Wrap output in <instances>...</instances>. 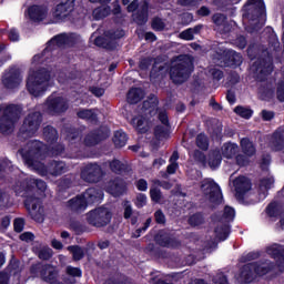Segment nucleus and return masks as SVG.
Segmentation results:
<instances>
[{"mask_svg": "<svg viewBox=\"0 0 284 284\" xmlns=\"http://www.w3.org/2000/svg\"><path fill=\"white\" fill-rule=\"evenodd\" d=\"M74 34H59L48 42L47 48L41 54H36L31 61V68L27 78V90L32 97H43L45 91L52 85L50 72L45 69H38L40 63H50L52 52L64 45L73 43Z\"/></svg>", "mask_w": 284, "mask_h": 284, "instance_id": "f257e3e1", "label": "nucleus"}, {"mask_svg": "<svg viewBox=\"0 0 284 284\" xmlns=\"http://www.w3.org/2000/svg\"><path fill=\"white\" fill-rule=\"evenodd\" d=\"M28 149H22L20 154L22 159L34 172H38L40 176H60V174H64L68 172V165L64 162L53 161L47 168L41 160L44 154L49 156H59L63 152V145L54 144L53 146H49L39 141H32L28 143Z\"/></svg>", "mask_w": 284, "mask_h": 284, "instance_id": "f03ea898", "label": "nucleus"}, {"mask_svg": "<svg viewBox=\"0 0 284 284\" xmlns=\"http://www.w3.org/2000/svg\"><path fill=\"white\" fill-rule=\"evenodd\" d=\"M194 70L190 55H179L171 63L170 77L173 83H185Z\"/></svg>", "mask_w": 284, "mask_h": 284, "instance_id": "7ed1b4c3", "label": "nucleus"}, {"mask_svg": "<svg viewBox=\"0 0 284 284\" xmlns=\"http://www.w3.org/2000/svg\"><path fill=\"white\" fill-rule=\"evenodd\" d=\"M34 187H37V190H39V192H45L48 185L42 180H37V179L30 178L27 181L26 187H23V189L16 187L17 194H21V196L27 197L24 201V205H26L27 210L30 212V214H34V212H37V210H39V207H41V200L39 197H32V196L28 195V192H32V190H34Z\"/></svg>", "mask_w": 284, "mask_h": 284, "instance_id": "20e7f679", "label": "nucleus"}, {"mask_svg": "<svg viewBox=\"0 0 284 284\" xmlns=\"http://www.w3.org/2000/svg\"><path fill=\"white\" fill-rule=\"evenodd\" d=\"M271 270L272 264L270 262L248 263L243 266L237 280L240 283H252L256 276H264Z\"/></svg>", "mask_w": 284, "mask_h": 284, "instance_id": "39448f33", "label": "nucleus"}, {"mask_svg": "<svg viewBox=\"0 0 284 284\" xmlns=\"http://www.w3.org/2000/svg\"><path fill=\"white\" fill-rule=\"evenodd\" d=\"M236 212L233 207L225 206L222 217L216 222L215 225V237L217 241H225L230 236V223L234 221Z\"/></svg>", "mask_w": 284, "mask_h": 284, "instance_id": "423d86ee", "label": "nucleus"}, {"mask_svg": "<svg viewBox=\"0 0 284 284\" xmlns=\"http://www.w3.org/2000/svg\"><path fill=\"white\" fill-rule=\"evenodd\" d=\"M41 125V113L39 111H30L24 118L23 124L20 128L21 139L34 136Z\"/></svg>", "mask_w": 284, "mask_h": 284, "instance_id": "0eeeda50", "label": "nucleus"}, {"mask_svg": "<svg viewBox=\"0 0 284 284\" xmlns=\"http://www.w3.org/2000/svg\"><path fill=\"white\" fill-rule=\"evenodd\" d=\"M19 108L11 104L3 109L2 116L0 118V131L3 134H8L14 130L16 121H19Z\"/></svg>", "mask_w": 284, "mask_h": 284, "instance_id": "6e6552de", "label": "nucleus"}, {"mask_svg": "<svg viewBox=\"0 0 284 284\" xmlns=\"http://www.w3.org/2000/svg\"><path fill=\"white\" fill-rule=\"evenodd\" d=\"M265 17V2L263 0H247L243 7V19L258 21Z\"/></svg>", "mask_w": 284, "mask_h": 284, "instance_id": "1a4fd4ad", "label": "nucleus"}, {"mask_svg": "<svg viewBox=\"0 0 284 284\" xmlns=\"http://www.w3.org/2000/svg\"><path fill=\"white\" fill-rule=\"evenodd\" d=\"M112 220V213L108 209L98 207L87 213V221L93 227H105Z\"/></svg>", "mask_w": 284, "mask_h": 284, "instance_id": "9d476101", "label": "nucleus"}, {"mask_svg": "<svg viewBox=\"0 0 284 284\" xmlns=\"http://www.w3.org/2000/svg\"><path fill=\"white\" fill-rule=\"evenodd\" d=\"M201 190L205 196H209L212 203H221L223 201V193L219 184L212 179H205L201 184Z\"/></svg>", "mask_w": 284, "mask_h": 284, "instance_id": "9b49d317", "label": "nucleus"}, {"mask_svg": "<svg viewBox=\"0 0 284 284\" xmlns=\"http://www.w3.org/2000/svg\"><path fill=\"white\" fill-rule=\"evenodd\" d=\"M122 37H125V31L118 29L114 32H110L105 40L102 37H95L94 34L91 37V39L94 40V44L98 45V48L114 50V48H116V40L122 39Z\"/></svg>", "mask_w": 284, "mask_h": 284, "instance_id": "f8f14e48", "label": "nucleus"}, {"mask_svg": "<svg viewBox=\"0 0 284 284\" xmlns=\"http://www.w3.org/2000/svg\"><path fill=\"white\" fill-rule=\"evenodd\" d=\"M74 11V0H60V3L53 9L52 23H59L70 17Z\"/></svg>", "mask_w": 284, "mask_h": 284, "instance_id": "ddd939ff", "label": "nucleus"}, {"mask_svg": "<svg viewBox=\"0 0 284 284\" xmlns=\"http://www.w3.org/2000/svg\"><path fill=\"white\" fill-rule=\"evenodd\" d=\"M44 110L49 114H60L68 110V102L62 97L50 95L44 104Z\"/></svg>", "mask_w": 284, "mask_h": 284, "instance_id": "4468645a", "label": "nucleus"}, {"mask_svg": "<svg viewBox=\"0 0 284 284\" xmlns=\"http://www.w3.org/2000/svg\"><path fill=\"white\" fill-rule=\"evenodd\" d=\"M101 176L103 171L99 164H87L81 172V179L87 183H97Z\"/></svg>", "mask_w": 284, "mask_h": 284, "instance_id": "2eb2a0df", "label": "nucleus"}, {"mask_svg": "<svg viewBox=\"0 0 284 284\" xmlns=\"http://www.w3.org/2000/svg\"><path fill=\"white\" fill-rule=\"evenodd\" d=\"M21 81H23V75L18 70H10L4 73L2 77V83L8 88V90H14V88H19L21 85Z\"/></svg>", "mask_w": 284, "mask_h": 284, "instance_id": "dca6fc26", "label": "nucleus"}, {"mask_svg": "<svg viewBox=\"0 0 284 284\" xmlns=\"http://www.w3.org/2000/svg\"><path fill=\"white\" fill-rule=\"evenodd\" d=\"M266 254L276 260L280 272H284V248L278 244L267 246Z\"/></svg>", "mask_w": 284, "mask_h": 284, "instance_id": "f3484780", "label": "nucleus"}, {"mask_svg": "<svg viewBox=\"0 0 284 284\" xmlns=\"http://www.w3.org/2000/svg\"><path fill=\"white\" fill-rule=\"evenodd\" d=\"M27 14L31 21L39 23V21H43V19L48 17V7L31 6L29 7Z\"/></svg>", "mask_w": 284, "mask_h": 284, "instance_id": "a211bd4d", "label": "nucleus"}, {"mask_svg": "<svg viewBox=\"0 0 284 284\" xmlns=\"http://www.w3.org/2000/svg\"><path fill=\"white\" fill-rule=\"evenodd\" d=\"M220 59L225 61L224 64L220 63V65H241L243 63V57L234 50L224 51Z\"/></svg>", "mask_w": 284, "mask_h": 284, "instance_id": "6ab92c4d", "label": "nucleus"}, {"mask_svg": "<svg viewBox=\"0 0 284 284\" xmlns=\"http://www.w3.org/2000/svg\"><path fill=\"white\" fill-rule=\"evenodd\" d=\"M233 185L235 187L237 199H242L245 192H250V190H252V183L245 176L235 179Z\"/></svg>", "mask_w": 284, "mask_h": 284, "instance_id": "aec40b11", "label": "nucleus"}, {"mask_svg": "<svg viewBox=\"0 0 284 284\" xmlns=\"http://www.w3.org/2000/svg\"><path fill=\"white\" fill-rule=\"evenodd\" d=\"M105 190L109 194H112V196H121V194L125 192V182L121 179H115L106 183Z\"/></svg>", "mask_w": 284, "mask_h": 284, "instance_id": "412c9836", "label": "nucleus"}, {"mask_svg": "<svg viewBox=\"0 0 284 284\" xmlns=\"http://www.w3.org/2000/svg\"><path fill=\"white\" fill-rule=\"evenodd\" d=\"M87 206L92 205V203H101L103 201V191L99 189H88L83 194H82Z\"/></svg>", "mask_w": 284, "mask_h": 284, "instance_id": "4be33fe9", "label": "nucleus"}, {"mask_svg": "<svg viewBox=\"0 0 284 284\" xmlns=\"http://www.w3.org/2000/svg\"><path fill=\"white\" fill-rule=\"evenodd\" d=\"M159 120L161 121L162 125H158L155 128L154 134L156 139H165V136H168L169 128L168 113L165 111H161L159 113Z\"/></svg>", "mask_w": 284, "mask_h": 284, "instance_id": "5701e85b", "label": "nucleus"}, {"mask_svg": "<svg viewBox=\"0 0 284 284\" xmlns=\"http://www.w3.org/2000/svg\"><path fill=\"white\" fill-rule=\"evenodd\" d=\"M131 123L136 132H139L140 134H145V132H149L152 128V122L150 121V119L143 116L133 118Z\"/></svg>", "mask_w": 284, "mask_h": 284, "instance_id": "b1692460", "label": "nucleus"}, {"mask_svg": "<svg viewBox=\"0 0 284 284\" xmlns=\"http://www.w3.org/2000/svg\"><path fill=\"white\" fill-rule=\"evenodd\" d=\"M273 185H274L273 176H267L260 181V184L257 187L260 201H265V199H267V192L268 190H272Z\"/></svg>", "mask_w": 284, "mask_h": 284, "instance_id": "393cba45", "label": "nucleus"}, {"mask_svg": "<svg viewBox=\"0 0 284 284\" xmlns=\"http://www.w3.org/2000/svg\"><path fill=\"white\" fill-rule=\"evenodd\" d=\"M68 207H70L72 212H83L84 210H87L88 204L85 202V199H83V194L71 199L68 202Z\"/></svg>", "mask_w": 284, "mask_h": 284, "instance_id": "a878e982", "label": "nucleus"}, {"mask_svg": "<svg viewBox=\"0 0 284 284\" xmlns=\"http://www.w3.org/2000/svg\"><path fill=\"white\" fill-rule=\"evenodd\" d=\"M237 152H239V144L236 143H225L222 146V156H224V159H234Z\"/></svg>", "mask_w": 284, "mask_h": 284, "instance_id": "bb28decb", "label": "nucleus"}, {"mask_svg": "<svg viewBox=\"0 0 284 284\" xmlns=\"http://www.w3.org/2000/svg\"><path fill=\"white\" fill-rule=\"evenodd\" d=\"M241 149L246 156H254L256 154L254 143H252V141H250L247 138L241 140Z\"/></svg>", "mask_w": 284, "mask_h": 284, "instance_id": "cd10ccee", "label": "nucleus"}, {"mask_svg": "<svg viewBox=\"0 0 284 284\" xmlns=\"http://www.w3.org/2000/svg\"><path fill=\"white\" fill-rule=\"evenodd\" d=\"M144 97L145 92L142 89L135 88L129 91L126 99L129 103H139Z\"/></svg>", "mask_w": 284, "mask_h": 284, "instance_id": "c85d7f7f", "label": "nucleus"}, {"mask_svg": "<svg viewBox=\"0 0 284 284\" xmlns=\"http://www.w3.org/2000/svg\"><path fill=\"white\" fill-rule=\"evenodd\" d=\"M133 20L139 24L143 26V23L148 22V3L144 2L141 6V12L133 14Z\"/></svg>", "mask_w": 284, "mask_h": 284, "instance_id": "c756f323", "label": "nucleus"}, {"mask_svg": "<svg viewBox=\"0 0 284 284\" xmlns=\"http://www.w3.org/2000/svg\"><path fill=\"white\" fill-rule=\"evenodd\" d=\"M115 148H125L128 143V134L123 131H116L113 136Z\"/></svg>", "mask_w": 284, "mask_h": 284, "instance_id": "7c9ffc66", "label": "nucleus"}, {"mask_svg": "<svg viewBox=\"0 0 284 284\" xmlns=\"http://www.w3.org/2000/svg\"><path fill=\"white\" fill-rule=\"evenodd\" d=\"M207 164L212 170H216L221 165V153L219 151H212L209 154Z\"/></svg>", "mask_w": 284, "mask_h": 284, "instance_id": "2f4dec72", "label": "nucleus"}, {"mask_svg": "<svg viewBox=\"0 0 284 284\" xmlns=\"http://www.w3.org/2000/svg\"><path fill=\"white\" fill-rule=\"evenodd\" d=\"M108 136H109L108 131L102 135H97L94 133H91L84 139V145H88V146L97 145V143H99V141H102V139H108Z\"/></svg>", "mask_w": 284, "mask_h": 284, "instance_id": "473e14b6", "label": "nucleus"}, {"mask_svg": "<svg viewBox=\"0 0 284 284\" xmlns=\"http://www.w3.org/2000/svg\"><path fill=\"white\" fill-rule=\"evenodd\" d=\"M43 136H44L45 141H48V143H51V145L54 144L58 139L57 129H54L52 126L44 128Z\"/></svg>", "mask_w": 284, "mask_h": 284, "instance_id": "72a5a7b5", "label": "nucleus"}, {"mask_svg": "<svg viewBox=\"0 0 284 284\" xmlns=\"http://www.w3.org/2000/svg\"><path fill=\"white\" fill-rule=\"evenodd\" d=\"M272 141H273V150H275V151L283 150V148H284V134L281 133V131H276L273 134Z\"/></svg>", "mask_w": 284, "mask_h": 284, "instance_id": "f704fd0d", "label": "nucleus"}, {"mask_svg": "<svg viewBox=\"0 0 284 284\" xmlns=\"http://www.w3.org/2000/svg\"><path fill=\"white\" fill-rule=\"evenodd\" d=\"M111 12L112 10L110 7L102 6L93 10V18L99 21L101 19H105V17H109Z\"/></svg>", "mask_w": 284, "mask_h": 284, "instance_id": "c9c22d12", "label": "nucleus"}, {"mask_svg": "<svg viewBox=\"0 0 284 284\" xmlns=\"http://www.w3.org/2000/svg\"><path fill=\"white\" fill-rule=\"evenodd\" d=\"M78 116L79 119H84L85 121L94 122L97 121V111L84 109L78 112Z\"/></svg>", "mask_w": 284, "mask_h": 284, "instance_id": "e433bc0d", "label": "nucleus"}, {"mask_svg": "<svg viewBox=\"0 0 284 284\" xmlns=\"http://www.w3.org/2000/svg\"><path fill=\"white\" fill-rule=\"evenodd\" d=\"M41 276L47 282L54 281L57 276V273L54 272V267L50 265L44 266V268L42 270Z\"/></svg>", "mask_w": 284, "mask_h": 284, "instance_id": "4c0bfd02", "label": "nucleus"}, {"mask_svg": "<svg viewBox=\"0 0 284 284\" xmlns=\"http://www.w3.org/2000/svg\"><path fill=\"white\" fill-rule=\"evenodd\" d=\"M201 30V27H195L194 29H187L180 33V39H184V41H192L194 39V34Z\"/></svg>", "mask_w": 284, "mask_h": 284, "instance_id": "58836bf2", "label": "nucleus"}, {"mask_svg": "<svg viewBox=\"0 0 284 284\" xmlns=\"http://www.w3.org/2000/svg\"><path fill=\"white\" fill-rule=\"evenodd\" d=\"M68 250L72 253L73 261H81L85 254V252H83V248L79 246H69Z\"/></svg>", "mask_w": 284, "mask_h": 284, "instance_id": "ea45409f", "label": "nucleus"}, {"mask_svg": "<svg viewBox=\"0 0 284 284\" xmlns=\"http://www.w3.org/2000/svg\"><path fill=\"white\" fill-rule=\"evenodd\" d=\"M234 112L239 114V116H242V119H250L252 116V110L248 108L236 106Z\"/></svg>", "mask_w": 284, "mask_h": 284, "instance_id": "a19ab883", "label": "nucleus"}, {"mask_svg": "<svg viewBox=\"0 0 284 284\" xmlns=\"http://www.w3.org/2000/svg\"><path fill=\"white\" fill-rule=\"evenodd\" d=\"M110 169L112 170V172H115V174H119V173L123 172V170H125V164H123L119 160H113L110 163Z\"/></svg>", "mask_w": 284, "mask_h": 284, "instance_id": "79ce46f5", "label": "nucleus"}, {"mask_svg": "<svg viewBox=\"0 0 284 284\" xmlns=\"http://www.w3.org/2000/svg\"><path fill=\"white\" fill-rule=\"evenodd\" d=\"M273 70H274V65L272 64L271 61L264 62L263 67L257 68V72H261V74H264V75L272 74Z\"/></svg>", "mask_w": 284, "mask_h": 284, "instance_id": "37998d69", "label": "nucleus"}, {"mask_svg": "<svg viewBox=\"0 0 284 284\" xmlns=\"http://www.w3.org/2000/svg\"><path fill=\"white\" fill-rule=\"evenodd\" d=\"M196 144L200 150H207V136H205V134H199L196 138Z\"/></svg>", "mask_w": 284, "mask_h": 284, "instance_id": "c03bdc74", "label": "nucleus"}, {"mask_svg": "<svg viewBox=\"0 0 284 284\" xmlns=\"http://www.w3.org/2000/svg\"><path fill=\"white\" fill-rule=\"evenodd\" d=\"M190 225H193L194 227L201 225L203 223V215L201 214H194L189 220Z\"/></svg>", "mask_w": 284, "mask_h": 284, "instance_id": "a18cd8bd", "label": "nucleus"}, {"mask_svg": "<svg viewBox=\"0 0 284 284\" xmlns=\"http://www.w3.org/2000/svg\"><path fill=\"white\" fill-rule=\"evenodd\" d=\"M266 214H268L271 217L278 216V205L276 203H271L266 207Z\"/></svg>", "mask_w": 284, "mask_h": 284, "instance_id": "49530a36", "label": "nucleus"}, {"mask_svg": "<svg viewBox=\"0 0 284 284\" xmlns=\"http://www.w3.org/2000/svg\"><path fill=\"white\" fill-rule=\"evenodd\" d=\"M150 194H151V200L154 201V203H160L162 195H161V190L153 187L150 190Z\"/></svg>", "mask_w": 284, "mask_h": 284, "instance_id": "de8ad7c7", "label": "nucleus"}, {"mask_svg": "<svg viewBox=\"0 0 284 284\" xmlns=\"http://www.w3.org/2000/svg\"><path fill=\"white\" fill-rule=\"evenodd\" d=\"M148 204V196L143 193L138 194L135 205L136 207H145Z\"/></svg>", "mask_w": 284, "mask_h": 284, "instance_id": "09e8293b", "label": "nucleus"}, {"mask_svg": "<svg viewBox=\"0 0 284 284\" xmlns=\"http://www.w3.org/2000/svg\"><path fill=\"white\" fill-rule=\"evenodd\" d=\"M152 28L153 30L161 31L165 28V22L161 18H155L152 21Z\"/></svg>", "mask_w": 284, "mask_h": 284, "instance_id": "8fccbe9b", "label": "nucleus"}, {"mask_svg": "<svg viewBox=\"0 0 284 284\" xmlns=\"http://www.w3.org/2000/svg\"><path fill=\"white\" fill-rule=\"evenodd\" d=\"M39 258H42V261H48V258H52V248H42L39 253Z\"/></svg>", "mask_w": 284, "mask_h": 284, "instance_id": "3c124183", "label": "nucleus"}, {"mask_svg": "<svg viewBox=\"0 0 284 284\" xmlns=\"http://www.w3.org/2000/svg\"><path fill=\"white\" fill-rule=\"evenodd\" d=\"M151 223H152V219L149 217L144 224V227L139 229L135 231V233H133V237L139 239V236H141V233L145 232V230H148V227H150Z\"/></svg>", "mask_w": 284, "mask_h": 284, "instance_id": "603ef678", "label": "nucleus"}, {"mask_svg": "<svg viewBox=\"0 0 284 284\" xmlns=\"http://www.w3.org/2000/svg\"><path fill=\"white\" fill-rule=\"evenodd\" d=\"M26 225V222L23 219H16L13 223V227L16 232H23V227Z\"/></svg>", "mask_w": 284, "mask_h": 284, "instance_id": "864d4df0", "label": "nucleus"}, {"mask_svg": "<svg viewBox=\"0 0 284 284\" xmlns=\"http://www.w3.org/2000/svg\"><path fill=\"white\" fill-rule=\"evenodd\" d=\"M67 274H69V276L81 277V270L78 268V267L68 266L67 267Z\"/></svg>", "mask_w": 284, "mask_h": 284, "instance_id": "5fc2aeb1", "label": "nucleus"}, {"mask_svg": "<svg viewBox=\"0 0 284 284\" xmlns=\"http://www.w3.org/2000/svg\"><path fill=\"white\" fill-rule=\"evenodd\" d=\"M190 154L195 159V161L205 163V155L201 151H195L194 153L191 151Z\"/></svg>", "mask_w": 284, "mask_h": 284, "instance_id": "6e6d98bb", "label": "nucleus"}, {"mask_svg": "<svg viewBox=\"0 0 284 284\" xmlns=\"http://www.w3.org/2000/svg\"><path fill=\"white\" fill-rule=\"evenodd\" d=\"M213 21L216 26H223L225 23V17L221 13L213 16Z\"/></svg>", "mask_w": 284, "mask_h": 284, "instance_id": "4d7b16f0", "label": "nucleus"}, {"mask_svg": "<svg viewBox=\"0 0 284 284\" xmlns=\"http://www.w3.org/2000/svg\"><path fill=\"white\" fill-rule=\"evenodd\" d=\"M236 163H237V165L243 168V166L247 165V163H250V160L245 155H237Z\"/></svg>", "mask_w": 284, "mask_h": 284, "instance_id": "13d9d810", "label": "nucleus"}, {"mask_svg": "<svg viewBox=\"0 0 284 284\" xmlns=\"http://www.w3.org/2000/svg\"><path fill=\"white\" fill-rule=\"evenodd\" d=\"M20 239L26 243H30L31 241H34V234L31 232H24L20 235Z\"/></svg>", "mask_w": 284, "mask_h": 284, "instance_id": "bf43d9fd", "label": "nucleus"}, {"mask_svg": "<svg viewBox=\"0 0 284 284\" xmlns=\"http://www.w3.org/2000/svg\"><path fill=\"white\" fill-rule=\"evenodd\" d=\"M149 105H150V102L145 101L143 104V108H145L146 114H152V112H154V108H156V100L152 102V105L150 106Z\"/></svg>", "mask_w": 284, "mask_h": 284, "instance_id": "052dcab7", "label": "nucleus"}, {"mask_svg": "<svg viewBox=\"0 0 284 284\" xmlns=\"http://www.w3.org/2000/svg\"><path fill=\"white\" fill-rule=\"evenodd\" d=\"M130 216H132V204L124 202V219H130Z\"/></svg>", "mask_w": 284, "mask_h": 284, "instance_id": "680f3d73", "label": "nucleus"}, {"mask_svg": "<svg viewBox=\"0 0 284 284\" xmlns=\"http://www.w3.org/2000/svg\"><path fill=\"white\" fill-rule=\"evenodd\" d=\"M136 187L140 192H145V190H148V182L145 180H139L136 182Z\"/></svg>", "mask_w": 284, "mask_h": 284, "instance_id": "e2e57ef3", "label": "nucleus"}, {"mask_svg": "<svg viewBox=\"0 0 284 284\" xmlns=\"http://www.w3.org/2000/svg\"><path fill=\"white\" fill-rule=\"evenodd\" d=\"M9 39L10 41H19V31H17V29H11L9 31Z\"/></svg>", "mask_w": 284, "mask_h": 284, "instance_id": "0e129e2a", "label": "nucleus"}, {"mask_svg": "<svg viewBox=\"0 0 284 284\" xmlns=\"http://www.w3.org/2000/svg\"><path fill=\"white\" fill-rule=\"evenodd\" d=\"M155 221L156 223H165V215L161 211L155 212Z\"/></svg>", "mask_w": 284, "mask_h": 284, "instance_id": "69168bd1", "label": "nucleus"}, {"mask_svg": "<svg viewBox=\"0 0 284 284\" xmlns=\"http://www.w3.org/2000/svg\"><path fill=\"white\" fill-rule=\"evenodd\" d=\"M277 99L284 101V83L280 84L277 88Z\"/></svg>", "mask_w": 284, "mask_h": 284, "instance_id": "338daca9", "label": "nucleus"}, {"mask_svg": "<svg viewBox=\"0 0 284 284\" xmlns=\"http://www.w3.org/2000/svg\"><path fill=\"white\" fill-rule=\"evenodd\" d=\"M215 284H227V277H225V275H219L215 280Z\"/></svg>", "mask_w": 284, "mask_h": 284, "instance_id": "774afa93", "label": "nucleus"}]
</instances>
